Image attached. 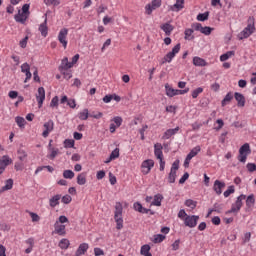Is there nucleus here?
<instances>
[{
    "instance_id": "44",
    "label": "nucleus",
    "mask_w": 256,
    "mask_h": 256,
    "mask_svg": "<svg viewBox=\"0 0 256 256\" xmlns=\"http://www.w3.org/2000/svg\"><path fill=\"white\" fill-rule=\"evenodd\" d=\"M209 19V12L200 13L197 15V21H207Z\"/></svg>"
},
{
    "instance_id": "55",
    "label": "nucleus",
    "mask_w": 256,
    "mask_h": 256,
    "mask_svg": "<svg viewBox=\"0 0 256 256\" xmlns=\"http://www.w3.org/2000/svg\"><path fill=\"white\" fill-rule=\"evenodd\" d=\"M246 169H248L249 173H253L256 171V164L255 163H248L246 165Z\"/></svg>"
},
{
    "instance_id": "4",
    "label": "nucleus",
    "mask_w": 256,
    "mask_h": 256,
    "mask_svg": "<svg viewBox=\"0 0 256 256\" xmlns=\"http://www.w3.org/2000/svg\"><path fill=\"white\" fill-rule=\"evenodd\" d=\"M179 51H181V43L176 44L173 48L171 52H168L162 59L161 61V65H165V63H171V61H173V59L175 58V56L177 55V53H179Z\"/></svg>"
},
{
    "instance_id": "31",
    "label": "nucleus",
    "mask_w": 256,
    "mask_h": 256,
    "mask_svg": "<svg viewBox=\"0 0 256 256\" xmlns=\"http://www.w3.org/2000/svg\"><path fill=\"white\" fill-rule=\"evenodd\" d=\"M201 151V146H196L194 147L189 154L187 155L188 159H193V157H196V155L199 154V152Z\"/></svg>"
},
{
    "instance_id": "15",
    "label": "nucleus",
    "mask_w": 256,
    "mask_h": 256,
    "mask_svg": "<svg viewBox=\"0 0 256 256\" xmlns=\"http://www.w3.org/2000/svg\"><path fill=\"white\" fill-rule=\"evenodd\" d=\"M55 127V123H53V120H49L48 122L44 123L45 131L42 133L43 137H49V133L53 131Z\"/></svg>"
},
{
    "instance_id": "63",
    "label": "nucleus",
    "mask_w": 256,
    "mask_h": 256,
    "mask_svg": "<svg viewBox=\"0 0 256 256\" xmlns=\"http://www.w3.org/2000/svg\"><path fill=\"white\" fill-rule=\"evenodd\" d=\"M109 181L112 185H115V183H117V177H115V175H113V173H109Z\"/></svg>"
},
{
    "instance_id": "2",
    "label": "nucleus",
    "mask_w": 256,
    "mask_h": 256,
    "mask_svg": "<svg viewBox=\"0 0 256 256\" xmlns=\"http://www.w3.org/2000/svg\"><path fill=\"white\" fill-rule=\"evenodd\" d=\"M114 219L116 221V229H123V205L121 202L115 205Z\"/></svg>"
},
{
    "instance_id": "59",
    "label": "nucleus",
    "mask_w": 256,
    "mask_h": 256,
    "mask_svg": "<svg viewBox=\"0 0 256 256\" xmlns=\"http://www.w3.org/2000/svg\"><path fill=\"white\" fill-rule=\"evenodd\" d=\"M113 121L117 127H121V124L123 123V118L116 116L114 117Z\"/></svg>"
},
{
    "instance_id": "61",
    "label": "nucleus",
    "mask_w": 256,
    "mask_h": 256,
    "mask_svg": "<svg viewBox=\"0 0 256 256\" xmlns=\"http://www.w3.org/2000/svg\"><path fill=\"white\" fill-rule=\"evenodd\" d=\"M94 255L95 256L105 255V252L101 248H94Z\"/></svg>"
},
{
    "instance_id": "6",
    "label": "nucleus",
    "mask_w": 256,
    "mask_h": 256,
    "mask_svg": "<svg viewBox=\"0 0 256 256\" xmlns=\"http://www.w3.org/2000/svg\"><path fill=\"white\" fill-rule=\"evenodd\" d=\"M247 199V196L241 194L237 197L236 202L232 204V208L227 213H239L241 211V207H243V201Z\"/></svg>"
},
{
    "instance_id": "10",
    "label": "nucleus",
    "mask_w": 256,
    "mask_h": 256,
    "mask_svg": "<svg viewBox=\"0 0 256 256\" xmlns=\"http://www.w3.org/2000/svg\"><path fill=\"white\" fill-rule=\"evenodd\" d=\"M69 34V30L67 28H63L60 30L58 34V41L61 43L64 47V49H67V35Z\"/></svg>"
},
{
    "instance_id": "36",
    "label": "nucleus",
    "mask_w": 256,
    "mask_h": 256,
    "mask_svg": "<svg viewBox=\"0 0 256 256\" xmlns=\"http://www.w3.org/2000/svg\"><path fill=\"white\" fill-rule=\"evenodd\" d=\"M78 117L81 121H87L89 119V109H84L83 112L78 114Z\"/></svg>"
},
{
    "instance_id": "29",
    "label": "nucleus",
    "mask_w": 256,
    "mask_h": 256,
    "mask_svg": "<svg viewBox=\"0 0 256 256\" xmlns=\"http://www.w3.org/2000/svg\"><path fill=\"white\" fill-rule=\"evenodd\" d=\"M161 201H163V195L156 194L154 196V200L152 201L151 205H154L156 207H161Z\"/></svg>"
},
{
    "instance_id": "7",
    "label": "nucleus",
    "mask_w": 256,
    "mask_h": 256,
    "mask_svg": "<svg viewBox=\"0 0 256 256\" xmlns=\"http://www.w3.org/2000/svg\"><path fill=\"white\" fill-rule=\"evenodd\" d=\"M161 7V0H152L150 4L145 6L146 15H151L155 9H159Z\"/></svg>"
},
{
    "instance_id": "28",
    "label": "nucleus",
    "mask_w": 256,
    "mask_h": 256,
    "mask_svg": "<svg viewBox=\"0 0 256 256\" xmlns=\"http://www.w3.org/2000/svg\"><path fill=\"white\" fill-rule=\"evenodd\" d=\"M254 205H255V196L251 194L246 199V207L247 209H253Z\"/></svg>"
},
{
    "instance_id": "39",
    "label": "nucleus",
    "mask_w": 256,
    "mask_h": 256,
    "mask_svg": "<svg viewBox=\"0 0 256 256\" xmlns=\"http://www.w3.org/2000/svg\"><path fill=\"white\" fill-rule=\"evenodd\" d=\"M185 5V0H176V3L173 5V8L176 9V11H181Z\"/></svg>"
},
{
    "instance_id": "53",
    "label": "nucleus",
    "mask_w": 256,
    "mask_h": 256,
    "mask_svg": "<svg viewBox=\"0 0 256 256\" xmlns=\"http://www.w3.org/2000/svg\"><path fill=\"white\" fill-rule=\"evenodd\" d=\"M50 107H59V96L52 98Z\"/></svg>"
},
{
    "instance_id": "25",
    "label": "nucleus",
    "mask_w": 256,
    "mask_h": 256,
    "mask_svg": "<svg viewBox=\"0 0 256 256\" xmlns=\"http://www.w3.org/2000/svg\"><path fill=\"white\" fill-rule=\"evenodd\" d=\"M193 65H195L196 67H205L207 66V62L205 61V59L196 56L193 58Z\"/></svg>"
},
{
    "instance_id": "9",
    "label": "nucleus",
    "mask_w": 256,
    "mask_h": 256,
    "mask_svg": "<svg viewBox=\"0 0 256 256\" xmlns=\"http://www.w3.org/2000/svg\"><path fill=\"white\" fill-rule=\"evenodd\" d=\"M155 166V162L151 159L145 160L142 162L141 169L143 175H148L151 172V169Z\"/></svg>"
},
{
    "instance_id": "37",
    "label": "nucleus",
    "mask_w": 256,
    "mask_h": 256,
    "mask_svg": "<svg viewBox=\"0 0 256 256\" xmlns=\"http://www.w3.org/2000/svg\"><path fill=\"white\" fill-rule=\"evenodd\" d=\"M44 169H47L49 173H53V171H55V169L52 166H39L35 171V175H38Z\"/></svg>"
},
{
    "instance_id": "35",
    "label": "nucleus",
    "mask_w": 256,
    "mask_h": 256,
    "mask_svg": "<svg viewBox=\"0 0 256 256\" xmlns=\"http://www.w3.org/2000/svg\"><path fill=\"white\" fill-rule=\"evenodd\" d=\"M13 189V179H8L5 182V185L1 188V191H10Z\"/></svg>"
},
{
    "instance_id": "13",
    "label": "nucleus",
    "mask_w": 256,
    "mask_h": 256,
    "mask_svg": "<svg viewBox=\"0 0 256 256\" xmlns=\"http://www.w3.org/2000/svg\"><path fill=\"white\" fill-rule=\"evenodd\" d=\"M36 99L38 102V107L41 109L43 107V101H45V88L39 87L38 93L36 94Z\"/></svg>"
},
{
    "instance_id": "3",
    "label": "nucleus",
    "mask_w": 256,
    "mask_h": 256,
    "mask_svg": "<svg viewBox=\"0 0 256 256\" xmlns=\"http://www.w3.org/2000/svg\"><path fill=\"white\" fill-rule=\"evenodd\" d=\"M255 32V18L249 17L248 18V25L247 27L239 34V39H247V37L253 35Z\"/></svg>"
},
{
    "instance_id": "19",
    "label": "nucleus",
    "mask_w": 256,
    "mask_h": 256,
    "mask_svg": "<svg viewBox=\"0 0 256 256\" xmlns=\"http://www.w3.org/2000/svg\"><path fill=\"white\" fill-rule=\"evenodd\" d=\"M234 98L237 101L239 107H245V96L239 92L234 93Z\"/></svg>"
},
{
    "instance_id": "56",
    "label": "nucleus",
    "mask_w": 256,
    "mask_h": 256,
    "mask_svg": "<svg viewBox=\"0 0 256 256\" xmlns=\"http://www.w3.org/2000/svg\"><path fill=\"white\" fill-rule=\"evenodd\" d=\"M73 200L70 195H65L62 197V203L65 205H69V203Z\"/></svg>"
},
{
    "instance_id": "32",
    "label": "nucleus",
    "mask_w": 256,
    "mask_h": 256,
    "mask_svg": "<svg viewBox=\"0 0 256 256\" xmlns=\"http://www.w3.org/2000/svg\"><path fill=\"white\" fill-rule=\"evenodd\" d=\"M77 183L78 185H85L87 183V174L81 173L77 176Z\"/></svg>"
},
{
    "instance_id": "60",
    "label": "nucleus",
    "mask_w": 256,
    "mask_h": 256,
    "mask_svg": "<svg viewBox=\"0 0 256 256\" xmlns=\"http://www.w3.org/2000/svg\"><path fill=\"white\" fill-rule=\"evenodd\" d=\"M29 4H24L22 6V14L29 16Z\"/></svg>"
},
{
    "instance_id": "47",
    "label": "nucleus",
    "mask_w": 256,
    "mask_h": 256,
    "mask_svg": "<svg viewBox=\"0 0 256 256\" xmlns=\"http://www.w3.org/2000/svg\"><path fill=\"white\" fill-rule=\"evenodd\" d=\"M185 205L186 207H190L191 209H195V207H197V201L188 199L185 201Z\"/></svg>"
},
{
    "instance_id": "58",
    "label": "nucleus",
    "mask_w": 256,
    "mask_h": 256,
    "mask_svg": "<svg viewBox=\"0 0 256 256\" xmlns=\"http://www.w3.org/2000/svg\"><path fill=\"white\" fill-rule=\"evenodd\" d=\"M133 207L135 211H138V213H141V211H143V205H141V203L139 202L134 203Z\"/></svg>"
},
{
    "instance_id": "33",
    "label": "nucleus",
    "mask_w": 256,
    "mask_h": 256,
    "mask_svg": "<svg viewBox=\"0 0 256 256\" xmlns=\"http://www.w3.org/2000/svg\"><path fill=\"white\" fill-rule=\"evenodd\" d=\"M230 101H233V93L231 92L225 95L224 99L221 102L222 107H225V105H228Z\"/></svg>"
},
{
    "instance_id": "43",
    "label": "nucleus",
    "mask_w": 256,
    "mask_h": 256,
    "mask_svg": "<svg viewBox=\"0 0 256 256\" xmlns=\"http://www.w3.org/2000/svg\"><path fill=\"white\" fill-rule=\"evenodd\" d=\"M64 147H66L68 149H73V147H75V140H73V139H66L64 141Z\"/></svg>"
},
{
    "instance_id": "8",
    "label": "nucleus",
    "mask_w": 256,
    "mask_h": 256,
    "mask_svg": "<svg viewBox=\"0 0 256 256\" xmlns=\"http://www.w3.org/2000/svg\"><path fill=\"white\" fill-rule=\"evenodd\" d=\"M197 221H199V216L192 215V216H186L184 218V225L186 227H190V229H193V227H197Z\"/></svg>"
},
{
    "instance_id": "18",
    "label": "nucleus",
    "mask_w": 256,
    "mask_h": 256,
    "mask_svg": "<svg viewBox=\"0 0 256 256\" xmlns=\"http://www.w3.org/2000/svg\"><path fill=\"white\" fill-rule=\"evenodd\" d=\"M154 155L157 159H163V145L161 143L154 145Z\"/></svg>"
},
{
    "instance_id": "20",
    "label": "nucleus",
    "mask_w": 256,
    "mask_h": 256,
    "mask_svg": "<svg viewBox=\"0 0 256 256\" xmlns=\"http://www.w3.org/2000/svg\"><path fill=\"white\" fill-rule=\"evenodd\" d=\"M87 249H89V244L87 243L80 244L76 251L75 256L85 255V253H87Z\"/></svg>"
},
{
    "instance_id": "50",
    "label": "nucleus",
    "mask_w": 256,
    "mask_h": 256,
    "mask_svg": "<svg viewBox=\"0 0 256 256\" xmlns=\"http://www.w3.org/2000/svg\"><path fill=\"white\" fill-rule=\"evenodd\" d=\"M18 158L21 160V161H25V159H27V152H25V150L23 149H19L18 150Z\"/></svg>"
},
{
    "instance_id": "17",
    "label": "nucleus",
    "mask_w": 256,
    "mask_h": 256,
    "mask_svg": "<svg viewBox=\"0 0 256 256\" xmlns=\"http://www.w3.org/2000/svg\"><path fill=\"white\" fill-rule=\"evenodd\" d=\"M213 189L216 194L221 195L223 193V189H225V182H221L219 180H216L213 185Z\"/></svg>"
},
{
    "instance_id": "51",
    "label": "nucleus",
    "mask_w": 256,
    "mask_h": 256,
    "mask_svg": "<svg viewBox=\"0 0 256 256\" xmlns=\"http://www.w3.org/2000/svg\"><path fill=\"white\" fill-rule=\"evenodd\" d=\"M110 159L115 160L119 159V148H115L111 154H110Z\"/></svg>"
},
{
    "instance_id": "12",
    "label": "nucleus",
    "mask_w": 256,
    "mask_h": 256,
    "mask_svg": "<svg viewBox=\"0 0 256 256\" xmlns=\"http://www.w3.org/2000/svg\"><path fill=\"white\" fill-rule=\"evenodd\" d=\"M13 163V160H11V158H9V156L5 155L1 158L0 160V175H3V171H5V169H7V166Z\"/></svg>"
},
{
    "instance_id": "22",
    "label": "nucleus",
    "mask_w": 256,
    "mask_h": 256,
    "mask_svg": "<svg viewBox=\"0 0 256 256\" xmlns=\"http://www.w3.org/2000/svg\"><path fill=\"white\" fill-rule=\"evenodd\" d=\"M160 29L164 31L165 35L169 36L171 33H173L174 27L170 23H165L160 26Z\"/></svg>"
},
{
    "instance_id": "64",
    "label": "nucleus",
    "mask_w": 256,
    "mask_h": 256,
    "mask_svg": "<svg viewBox=\"0 0 256 256\" xmlns=\"http://www.w3.org/2000/svg\"><path fill=\"white\" fill-rule=\"evenodd\" d=\"M30 216H31V219H32V221L35 223V222H37V221H39V219H41L40 217H39V215L37 214V213H34V212H31L30 213Z\"/></svg>"
},
{
    "instance_id": "21",
    "label": "nucleus",
    "mask_w": 256,
    "mask_h": 256,
    "mask_svg": "<svg viewBox=\"0 0 256 256\" xmlns=\"http://www.w3.org/2000/svg\"><path fill=\"white\" fill-rule=\"evenodd\" d=\"M29 16H27V14H23L21 13V10L18 11V14L14 16V19L17 23H22L25 24V21H27V18Z\"/></svg>"
},
{
    "instance_id": "27",
    "label": "nucleus",
    "mask_w": 256,
    "mask_h": 256,
    "mask_svg": "<svg viewBox=\"0 0 256 256\" xmlns=\"http://www.w3.org/2000/svg\"><path fill=\"white\" fill-rule=\"evenodd\" d=\"M71 67H73V64H71V62H69V59H68L67 57H65V58L62 60L60 69H62V70H64V71H67L68 69H71Z\"/></svg>"
},
{
    "instance_id": "24",
    "label": "nucleus",
    "mask_w": 256,
    "mask_h": 256,
    "mask_svg": "<svg viewBox=\"0 0 256 256\" xmlns=\"http://www.w3.org/2000/svg\"><path fill=\"white\" fill-rule=\"evenodd\" d=\"M179 131V126H177L174 129H168L163 135V139H171L173 135H176V133Z\"/></svg>"
},
{
    "instance_id": "5",
    "label": "nucleus",
    "mask_w": 256,
    "mask_h": 256,
    "mask_svg": "<svg viewBox=\"0 0 256 256\" xmlns=\"http://www.w3.org/2000/svg\"><path fill=\"white\" fill-rule=\"evenodd\" d=\"M248 155H251V146L249 143H245L239 149L238 161H240V163H245Z\"/></svg>"
},
{
    "instance_id": "30",
    "label": "nucleus",
    "mask_w": 256,
    "mask_h": 256,
    "mask_svg": "<svg viewBox=\"0 0 256 256\" xmlns=\"http://www.w3.org/2000/svg\"><path fill=\"white\" fill-rule=\"evenodd\" d=\"M149 251H151V246L145 244L141 247L140 253L141 255H144V256H153V254H151V252Z\"/></svg>"
},
{
    "instance_id": "23",
    "label": "nucleus",
    "mask_w": 256,
    "mask_h": 256,
    "mask_svg": "<svg viewBox=\"0 0 256 256\" xmlns=\"http://www.w3.org/2000/svg\"><path fill=\"white\" fill-rule=\"evenodd\" d=\"M165 89L167 97H175V95H179V90L173 89L169 84L165 85Z\"/></svg>"
},
{
    "instance_id": "52",
    "label": "nucleus",
    "mask_w": 256,
    "mask_h": 256,
    "mask_svg": "<svg viewBox=\"0 0 256 256\" xmlns=\"http://www.w3.org/2000/svg\"><path fill=\"white\" fill-rule=\"evenodd\" d=\"M235 193V186H229L228 189L224 192V197H229V195Z\"/></svg>"
},
{
    "instance_id": "62",
    "label": "nucleus",
    "mask_w": 256,
    "mask_h": 256,
    "mask_svg": "<svg viewBox=\"0 0 256 256\" xmlns=\"http://www.w3.org/2000/svg\"><path fill=\"white\" fill-rule=\"evenodd\" d=\"M187 179H189V174L187 172H185L184 175L179 180L180 185H183V183H185V181H187Z\"/></svg>"
},
{
    "instance_id": "45",
    "label": "nucleus",
    "mask_w": 256,
    "mask_h": 256,
    "mask_svg": "<svg viewBox=\"0 0 256 256\" xmlns=\"http://www.w3.org/2000/svg\"><path fill=\"white\" fill-rule=\"evenodd\" d=\"M163 241H165V235H162V234L154 235L153 243H163Z\"/></svg>"
},
{
    "instance_id": "54",
    "label": "nucleus",
    "mask_w": 256,
    "mask_h": 256,
    "mask_svg": "<svg viewBox=\"0 0 256 256\" xmlns=\"http://www.w3.org/2000/svg\"><path fill=\"white\" fill-rule=\"evenodd\" d=\"M174 173H177V171H179V160H176L173 162L171 170Z\"/></svg>"
},
{
    "instance_id": "48",
    "label": "nucleus",
    "mask_w": 256,
    "mask_h": 256,
    "mask_svg": "<svg viewBox=\"0 0 256 256\" xmlns=\"http://www.w3.org/2000/svg\"><path fill=\"white\" fill-rule=\"evenodd\" d=\"M175 179H177V172H173L170 170V173L168 175V182L175 183Z\"/></svg>"
},
{
    "instance_id": "26",
    "label": "nucleus",
    "mask_w": 256,
    "mask_h": 256,
    "mask_svg": "<svg viewBox=\"0 0 256 256\" xmlns=\"http://www.w3.org/2000/svg\"><path fill=\"white\" fill-rule=\"evenodd\" d=\"M59 201H61V195L60 194H57V195L53 196L49 200L50 207H52V208L57 207V205H59Z\"/></svg>"
},
{
    "instance_id": "38",
    "label": "nucleus",
    "mask_w": 256,
    "mask_h": 256,
    "mask_svg": "<svg viewBox=\"0 0 256 256\" xmlns=\"http://www.w3.org/2000/svg\"><path fill=\"white\" fill-rule=\"evenodd\" d=\"M233 55H235L234 51H228L225 54H222L220 56V61H227V59H231V57H233Z\"/></svg>"
},
{
    "instance_id": "46",
    "label": "nucleus",
    "mask_w": 256,
    "mask_h": 256,
    "mask_svg": "<svg viewBox=\"0 0 256 256\" xmlns=\"http://www.w3.org/2000/svg\"><path fill=\"white\" fill-rule=\"evenodd\" d=\"M51 150V154L48 155V159H51L53 161V159H55V157H57V155H59V149H55V148H50Z\"/></svg>"
},
{
    "instance_id": "11",
    "label": "nucleus",
    "mask_w": 256,
    "mask_h": 256,
    "mask_svg": "<svg viewBox=\"0 0 256 256\" xmlns=\"http://www.w3.org/2000/svg\"><path fill=\"white\" fill-rule=\"evenodd\" d=\"M192 27H194L195 31H200V33H203V35H209L211 31H213V28L209 26L203 27L201 23H195L192 25Z\"/></svg>"
},
{
    "instance_id": "1",
    "label": "nucleus",
    "mask_w": 256,
    "mask_h": 256,
    "mask_svg": "<svg viewBox=\"0 0 256 256\" xmlns=\"http://www.w3.org/2000/svg\"><path fill=\"white\" fill-rule=\"evenodd\" d=\"M65 223H69V218L64 215L59 216L58 220L54 223V233L60 235V237H65L67 235Z\"/></svg>"
},
{
    "instance_id": "16",
    "label": "nucleus",
    "mask_w": 256,
    "mask_h": 256,
    "mask_svg": "<svg viewBox=\"0 0 256 256\" xmlns=\"http://www.w3.org/2000/svg\"><path fill=\"white\" fill-rule=\"evenodd\" d=\"M44 22L40 24L39 31L42 35V37H47L49 33V27H47V14L44 15Z\"/></svg>"
},
{
    "instance_id": "40",
    "label": "nucleus",
    "mask_w": 256,
    "mask_h": 256,
    "mask_svg": "<svg viewBox=\"0 0 256 256\" xmlns=\"http://www.w3.org/2000/svg\"><path fill=\"white\" fill-rule=\"evenodd\" d=\"M69 245H70L69 240L65 239V238L60 240V242H59L60 249H69Z\"/></svg>"
},
{
    "instance_id": "41",
    "label": "nucleus",
    "mask_w": 256,
    "mask_h": 256,
    "mask_svg": "<svg viewBox=\"0 0 256 256\" xmlns=\"http://www.w3.org/2000/svg\"><path fill=\"white\" fill-rule=\"evenodd\" d=\"M63 177L64 179H73V177H75V172H73V170H64Z\"/></svg>"
},
{
    "instance_id": "57",
    "label": "nucleus",
    "mask_w": 256,
    "mask_h": 256,
    "mask_svg": "<svg viewBox=\"0 0 256 256\" xmlns=\"http://www.w3.org/2000/svg\"><path fill=\"white\" fill-rule=\"evenodd\" d=\"M27 41H29V36H26L19 42V45L22 49H25V47H27Z\"/></svg>"
},
{
    "instance_id": "42",
    "label": "nucleus",
    "mask_w": 256,
    "mask_h": 256,
    "mask_svg": "<svg viewBox=\"0 0 256 256\" xmlns=\"http://www.w3.org/2000/svg\"><path fill=\"white\" fill-rule=\"evenodd\" d=\"M15 121H16L18 127H20V129H24L25 128V118L17 116L15 118Z\"/></svg>"
},
{
    "instance_id": "14",
    "label": "nucleus",
    "mask_w": 256,
    "mask_h": 256,
    "mask_svg": "<svg viewBox=\"0 0 256 256\" xmlns=\"http://www.w3.org/2000/svg\"><path fill=\"white\" fill-rule=\"evenodd\" d=\"M21 71H22V73H25L26 78L24 80V83H27V81H29V79H31V77H32L31 66L29 65V63L22 64Z\"/></svg>"
},
{
    "instance_id": "49",
    "label": "nucleus",
    "mask_w": 256,
    "mask_h": 256,
    "mask_svg": "<svg viewBox=\"0 0 256 256\" xmlns=\"http://www.w3.org/2000/svg\"><path fill=\"white\" fill-rule=\"evenodd\" d=\"M203 92V88L198 87L195 90L192 91V98L193 99H197V97H199V95H201V93Z\"/></svg>"
},
{
    "instance_id": "34",
    "label": "nucleus",
    "mask_w": 256,
    "mask_h": 256,
    "mask_svg": "<svg viewBox=\"0 0 256 256\" xmlns=\"http://www.w3.org/2000/svg\"><path fill=\"white\" fill-rule=\"evenodd\" d=\"M184 35V39H186V41H193V39H195V36H193V29H186Z\"/></svg>"
}]
</instances>
